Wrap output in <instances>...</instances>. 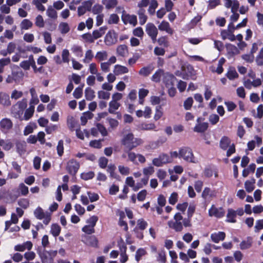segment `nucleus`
I'll use <instances>...</instances> for the list:
<instances>
[{
    "mask_svg": "<svg viewBox=\"0 0 263 263\" xmlns=\"http://www.w3.org/2000/svg\"><path fill=\"white\" fill-rule=\"evenodd\" d=\"M143 142L142 139L135 137L132 133L124 134L121 140V143L124 147V151H132L136 147L142 145Z\"/></svg>",
    "mask_w": 263,
    "mask_h": 263,
    "instance_id": "1",
    "label": "nucleus"
},
{
    "mask_svg": "<svg viewBox=\"0 0 263 263\" xmlns=\"http://www.w3.org/2000/svg\"><path fill=\"white\" fill-rule=\"evenodd\" d=\"M42 263H53L54 258L57 256L58 251L56 250H46L45 249L39 248L37 250Z\"/></svg>",
    "mask_w": 263,
    "mask_h": 263,
    "instance_id": "2",
    "label": "nucleus"
},
{
    "mask_svg": "<svg viewBox=\"0 0 263 263\" xmlns=\"http://www.w3.org/2000/svg\"><path fill=\"white\" fill-rule=\"evenodd\" d=\"M26 106L27 100L25 99L17 102L13 105L11 109V113L13 114L14 117L17 119L21 118L23 114L24 110Z\"/></svg>",
    "mask_w": 263,
    "mask_h": 263,
    "instance_id": "3",
    "label": "nucleus"
},
{
    "mask_svg": "<svg viewBox=\"0 0 263 263\" xmlns=\"http://www.w3.org/2000/svg\"><path fill=\"white\" fill-rule=\"evenodd\" d=\"M179 158H182L187 162H195L192 151L189 147H183L180 149Z\"/></svg>",
    "mask_w": 263,
    "mask_h": 263,
    "instance_id": "4",
    "label": "nucleus"
},
{
    "mask_svg": "<svg viewBox=\"0 0 263 263\" xmlns=\"http://www.w3.org/2000/svg\"><path fill=\"white\" fill-rule=\"evenodd\" d=\"M145 32L152 39L153 43L157 41V36L158 33V29L152 23H147L145 27Z\"/></svg>",
    "mask_w": 263,
    "mask_h": 263,
    "instance_id": "5",
    "label": "nucleus"
},
{
    "mask_svg": "<svg viewBox=\"0 0 263 263\" xmlns=\"http://www.w3.org/2000/svg\"><path fill=\"white\" fill-rule=\"evenodd\" d=\"M235 30V26L232 23H231L228 26V30H223L221 32V35L223 40L227 39L231 41H234L236 37L233 34Z\"/></svg>",
    "mask_w": 263,
    "mask_h": 263,
    "instance_id": "6",
    "label": "nucleus"
},
{
    "mask_svg": "<svg viewBox=\"0 0 263 263\" xmlns=\"http://www.w3.org/2000/svg\"><path fill=\"white\" fill-rule=\"evenodd\" d=\"M118 35L114 30L109 31L104 38V42L107 46H111L117 42Z\"/></svg>",
    "mask_w": 263,
    "mask_h": 263,
    "instance_id": "7",
    "label": "nucleus"
},
{
    "mask_svg": "<svg viewBox=\"0 0 263 263\" xmlns=\"http://www.w3.org/2000/svg\"><path fill=\"white\" fill-rule=\"evenodd\" d=\"M225 211L222 208H216L214 205H212L209 210V215L211 217L214 216L220 218L223 217Z\"/></svg>",
    "mask_w": 263,
    "mask_h": 263,
    "instance_id": "8",
    "label": "nucleus"
},
{
    "mask_svg": "<svg viewBox=\"0 0 263 263\" xmlns=\"http://www.w3.org/2000/svg\"><path fill=\"white\" fill-rule=\"evenodd\" d=\"M82 241L88 246L98 247V240L95 236H88L84 235L82 237Z\"/></svg>",
    "mask_w": 263,
    "mask_h": 263,
    "instance_id": "9",
    "label": "nucleus"
},
{
    "mask_svg": "<svg viewBox=\"0 0 263 263\" xmlns=\"http://www.w3.org/2000/svg\"><path fill=\"white\" fill-rule=\"evenodd\" d=\"M79 167V163L76 160L71 159L67 162L66 170L70 174L75 175Z\"/></svg>",
    "mask_w": 263,
    "mask_h": 263,
    "instance_id": "10",
    "label": "nucleus"
},
{
    "mask_svg": "<svg viewBox=\"0 0 263 263\" xmlns=\"http://www.w3.org/2000/svg\"><path fill=\"white\" fill-rule=\"evenodd\" d=\"M13 127V123L9 118H4L0 121V129L2 132L7 133Z\"/></svg>",
    "mask_w": 263,
    "mask_h": 263,
    "instance_id": "11",
    "label": "nucleus"
},
{
    "mask_svg": "<svg viewBox=\"0 0 263 263\" xmlns=\"http://www.w3.org/2000/svg\"><path fill=\"white\" fill-rule=\"evenodd\" d=\"M121 18L124 24L129 23L135 26L137 24V18L135 15H130L129 14L123 13Z\"/></svg>",
    "mask_w": 263,
    "mask_h": 263,
    "instance_id": "12",
    "label": "nucleus"
},
{
    "mask_svg": "<svg viewBox=\"0 0 263 263\" xmlns=\"http://www.w3.org/2000/svg\"><path fill=\"white\" fill-rule=\"evenodd\" d=\"M33 246L32 243L30 241H27L22 244L16 245L14 247L15 251L24 252L26 250H30Z\"/></svg>",
    "mask_w": 263,
    "mask_h": 263,
    "instance_id": "13",
    "label": "nucleus"
},
{
    "mask_svg": "<svg viewBox=\"0 0 263 263\" xmlns=\"http://www.w3.org/2000/svg\"><path fill=\"white\" fill-rule=\"evenodd\" d=\"M216 196V193L214 190L209 187H206L204 189L201 196L205 200H208Z\"/></svg>",
    "mask_w": 263,
    "mask_h": 263,
    "instance_id": "14",
    "label": "nucleus"
},
{
    "mask_svg": "<svg viewBox=\"0 0 263 263\" xmlns=\"http://www.w3.org/2000/svg\"><path fill=\"white\" fill-rule=\"evenodd\" d=\"M226 234L223 232H218L211 234V239L215 243H218L224 239Z\"/></svg>",
    "mask_w": 263,
    "mask_h": 263,
    "instance_id": "15",
    "label": "nucleus"
},
{
    "mask_svg": "<svg viewBox=\"0 0 263 263\" xmlns=\"http://www.w3.org/2000/svg\"><path fill=\"white\" fill-rule=\"evenodd\" d=\"M175 79L176 78L173 75L169 73H165L163 78V81L166 86L169 87L173 85Z\"/></svg>",
    "mask_w": 263,
    "mask_h": 263,
    "instance_id": "16",
    "label": "nucleus"
},
{
    "mask_svg": "<svg viewBox=\"0 0 263 263\" xmlns=\"http://www.w3.org/2000/svg\"><path fill=\"white\" fill-rule=\"evenodd\" d=\"M158 29L160 31H164L170 34H172L173 33V30L170 27V24L165 21H162L158 25Z\"/></svg>",
    "mask_w": 263,
    "mask_h": 263,
    "instance_id": "17",
    "label": "nucleus"
},
{
    "mask_svg": "<svg viewBox=\"0 0 263 263\" xmlns=\"http://www.w3.org/2000/svg\"><path fill=\"white\" fill-rule=\"evenodd\" d=\"M254 138L256 141L255 140H251L247 143L248 148L249 151H253L254 149L256 142L257 146H260L262 143V139L260 137L255 136Z\"/></svg>",
    "mask_w": 263,
    "mask_h": 263,
    "instance_id": "18",
    "label": "nucleus"
},
{
    "mask_svg": "<svg viewBox=\"0 0 263 263\" xmlns=\"http://www.w3.org/2000/svg\"><path fill=\"white\" fill-rule=\"evenodd\" d=\"M113 71L115 75L119 76L127 73L128 72V69L125 66L117 64L114 66Z\"/></svg>",
    "mask_w": 263,
    "mask_h": 263,
    "instance_id": "19",
    "label": "nucleus"
},
{
    "mask_svg": "<svg viewBox=\"0 0 263 263\" xmlns=\"http://www.w3.org/2000/svg\"><path fill=\"white\" fill-rule=\"evenodd\" d=\"M34 111V106L33 105H30V107L26 110L24 116L23 117L22 116L21 118H19V119L21 121L28 120L33 116Z\"/></svg>",
    "mask_w": 263,
    "mask_h": 263,
    "instance_id": "20",
    "label": "nucleus"
},
{
    "mask_svg": "<svg viewBox=\"0 0 263 263\" xmlns=\"http://www.w3.org/2000/svg\"><path fill=\"white\" fill-rule=\"evenodd\" d=\"M168 225L170 228L175 230L176 232H181L183 230L181 221H170L168 222Z\"/></svg>",
    "mask_w": 263,
    "mask_h": 263,
    "instance_id": "21",
    "label": "nucleus"
},
{
    "mask_svg": "<svg viewBox=\"0 0 263 263\" xmlns=\"http://www.w3.org/2000/svg\"><path fill=\"white\" fill-rule=\"evenodd\" d=\"M231 145V140L226 136L222 137L219 143L220 147L223 150H226Z\"/></svg>",
    "mask_w": 263,
    "mask_h": 263,
    "instance_id": "22",
    "label": "nucleus"
},
{
    "mask_svg": "<svg viewBox=\"0 0 263 263\" xmlns=\"http://www.w3.org/2000/svg\"><path fill=\"white\" fill-rule=\"evenodd\" d=\"M139 16V23L140 25H144L147 21V16L145 14V10L143 8H140L137 12Z\"/></svg>",
    "mask_w": 263,
    "mask_h": 263,
    "instance_id": "23",
    "label": "nucleus"
},
{
    "mask_svg": "<svg viewBox=\"0 0 263 263\" xmlns=\"http://www.w3.org/2000/svg\"><path fill=\"white\" fill-rule=\"evenodd\" d=\"M106 30L107 27L103 26L99 28V29L94 30L92 34L95 40L102 37L105 34Z\"/></svg>",
    "mask_w": 263,
    "mask_h": 263,
    "instance_id": "24",
    "label": "nucleus"
},
{
    "mask_svg": "<svg viewBox=\"0 0 263 263\" xmlns=\"http://www.w3.org/2000/svg\"><path fill=\"white\" fill-rule=\"evenodd\" d=\"M236 212L232 209H229L228 210L226 221L229 222L235 223L236 222Z\"/></svg>",
    "mask_w": 263,
    "mask_h": 263,
    "instance_id": "25",
    "label": "nucleus"
},
{
    "mask_svg": "<svg viewBox=\"0 0 263 263\" xmlns=\"http://www.w3.org/2000/svg\"><path fill=\"white\" fill-rule=\"evenodd\" d=\"M208 127V123L206 122H202L197 123L194 128V131L197 133H202L205 131Z\"/></svg>",
    "mask_w": 263,
    "mask_h": 263,
    "instance_id": "26",
    "label": "nucleus"
},
{
    "mask_svg": "<svg viewBox=\"0 0 263 263\" xmlns=\"http://www.w3.org/2000/svg\"><path fill=\"white\" fill-rule=\"evenodd\" d=\"M120 102H116L110 101L109 103L108 112L110 114H116V111L120 107Z\"/></svg>",
    "mask_w": 263,
    "mask_h": 263,
    "instance_id": "27",
    "label": "nucleus"
},
{
    "mask_svg": "<svg viewBox=\"0 0 263 263\" xmlns=\"http://www.w3.org/2000/svg\"><path fill=\"white\" fill-rule=\"evenodd\" d=\"M154 67L152 66H147L142 67L139 71V74L143 77L148 76L153 70Z\"/></svg>",
    "mask_w": 263,
    "mask_h": 263,
    "instance_id": "28",
    "label": "nucleus"
},
{
    "mask_svg": "<svg viewBox=\"0 0 263 263\" xmlns=\"http://www.w3.org/2000/svg\"><path fill=\"white\" fill-rule=\"evenodd\" d=\"M255 183V179L253 178L251 180H247L245 183V187L248 193L252 192L255 189L254 184Z\"/></svg>",
    "mask_w": 263,
    "mask_h": 263,
    "instance_id": "29",
    "label": "nucleus"
},
{
    "mask_svg": "<svg viewBox=\"0 0 263 263\" xmlns=\"http://www.w3.org/2000/svg\"><path fill=\"white\" fill-rule=\"evenodd\" d=\"M33 57L32 55H31L29 57L28 60L21 62L20 64V66L24 70H29L31 66V63H32V60H33Z\"/></svg>",
    "mask_w": 263,
    "mask_h": 263,
    "instance_id": "30",
    "label": "nucleus"
},
{
    "mask_svg": "<svg viewBox=\"0 0 263 263\" xmlns=\"http://www.w3.org/2000/svg\"><path fill=\"white\" fill-rule=\"evenodd\" d=\"M0 104L5 106H9L10 105L9 96L8 95L3 92L0 93Z\"/></svg>",
    "mask_w": 263,
    "mask_h": 263,
    "instance_id": "31",
    "label": "nucleus"
},
{
    "mask_svg": "<svg viewBox=\"0 0 263 263\" xmlns=\"http://www.w3.org/2000/svg\"><path fill=\"white\" fill-rule=\"evenodd\" d=\"M164 74L163 70L159 69L152 76V80L155 82H158L162 77L163 78Z\"/></svg>",
    "mask_w": 263,
    "mask_h": 263,
    "instance_id": "32",
    "label": "nucleus"
},
{
    "mask_svg": "<svg viewBox=\"0 0 263 263\" xmlns=\"http://www.w3.org/2000/svg\"><path fill=\"white\" fill-rule=\"evenodd\" d=\"M102 3L107 9L114 8L118 4L117 0H102Z\"/></svg>",
    "mask_w": 263,
    "mask_h": 263,
    "instance_id": "33",
    "label": "nucleus"
},
{
    "mask_svg": "<svg viewBox=\"0 0 263 263\" xmlns=\"http://www.w3.org/2000/svg\"><path fill=\"white\" fill-rule=\"evenodd\" d=\"M252 240L250 237L247 238V239L243 240L240 243V248L241 250H246L250 248L252 246Z\"/></svg>",
    "mask_w": 263,
    "mask_h": 263,
    "instance_id": "34",
    "label": "nucleus"
},
{
    "mask_svg": "<svg viewBox=\"0 0 263 263\" xmlns=\"http://www.w3.org/2000/svg\"><path fill=\"white\" fill-rule=\"evenodd\" d=\"M92 117L93 114L91 112L87 111L86 112H84L82 114V116L81 117V121L82 125H85L88 120L91 119Z\"/></svg>",
    "mask_w": 263,
    "mask_h": 263,
    "instance_id": "35",
    "label": "nucleus"
},
{
    "mask_svg": "<svg viewBox=\"0 0 263 263\" xmlns=\"http://www.w3.org/2000/svg\"><path fill=\"white\" fill-rule=\"evenodd\" d=\"M158 6V4L156 0H151L148 9V12L151 15H153L155 13Z\"/></svg>",
    "mask_w": 263,
    "mask_h": 263,
    "instance_id": "36",
    "label": "nucleus"
},
{
    "mask_svg": "<svg viewBox=\"0 0 263 263\" xmlns=\"http://www.w3.org/2000/svg\"><path fill=\"white\" fill-rule=\"evenodd\" d=\"M117 53L121 57H125L128 53L127 47L125 45H121L117 47Z\"/></svg>",
    "mask_w": 263,
    "mask_h": 263,
    "instance_id": "37",
    "label": "nucleus"
},
{
    "mask_svg": "<svg viewBox=\"0 0 263 263\" xmlns=\"http://www.w3.org/2000/svg\"><path fill=\"white\" fill-rule=\"evenodd\" d=\"M121 253L120 255V260L121 263H125L128 260V256L126 254V247L123 246L120 248Z\"/></svg>",
    "mask_w": 263,
    "mask_h": 263,
    "instance_id": "38",
    "label": "nucleus"
},
{
    "mask_svg": "<svg viewBox=\"0 0 263 263\" xmlns=\"http://www.w3.org/2000/svg\"><path fill=\"white\" fill-rule=\"evenodd\" d=\"M32 25L33 24L30 20L24 19L21 22L20 27L22 30H28L31 28Z\"/></svg>",
    "mask_w": 263,
    "mask_h": 263,
    "instance_id": "39",
    "label": "nucleus"
},
{
    "mask_svg": "<svg viewBox=\"0 0 263 263\" xmlns=\"http://www.w3.org/2000/svg\"><path fill=\"white\" fill-rule=\"evenodd\" d=\"M61 232V227L58 224H52L51 226L50 233L54 236L57 237L59 235Z\"/></svg>",
    "mask_w": 263,
    "mask_h": 263,
    "instance_id": "40",
    "label": "nucleus"
},
{
    "mask_svg": "<svg viewBox=\"0 0 263 263\" xmlns=\"http://www.w3.org/2000/svg\"><path fill=\"white\" fill-rule=\"evenodd\" d=\"M71 50L77 57H82L83 56V50L81 46L74 45Z\"/></svg>",
    "mask_w": 263,
    "mask_h": 263,
    "instance_id": "41",
    "label": "nucleus"
},
{
    "mask_svg": "<svg viewBox=\"0 0 263 263\" xmlns=\"http://www.w3.org/2000/svg\"><path fill=\"white\" fill-rule=\"evenodd\" d=\"M85 98L87 100L90 101L95 97L94 91L90 87H87L85 90Z\"/></svg>",
    "mask_w": 263,
    "mask_h": 263,
    "instance_id": "42",
    "label": "nucleus"
},
{
    "mask_svg": "<svg viewBox=\"0 0 263 263\" xmlns=\"http://www.w3.org/2000/svg\"><path fill=\"white\" fill-rule=\"evenodd\" d=\"M127 154L128 160L134 163V164H138V161L136 160L137 154L134 152H131V151H125Z\"/></svg>",
    "mask_w": 263,
    "mask_h": 263,
    "instance_id": "43",
    "label": "nucleus"
},
{
    "mask_svg": "<svg viewBox=\"0 0 263 263\" xmlns=\"http://www.w3.org/2000/svg\"><path fill=\"white\" fill-rule=\"evenodd\" d=\"M59 28L62 34L67 33L70 30L69 25L65 22L61 23L59 25Z\"/></svg>",
    "mask_w": 263,
    "mask_h": 263,
    "instance_id": "44",
    "label": "nucleus"
},
{
    "mask_svg": "<svg viewBox=\"0 0 263 263\" xmlns=\"http://www.w3.org/2000/svg\"><path fill=\"white\" fill-rule=\"evenodd\" d=\"M228 78L230 80H234L238 77V75L234 68H230L227 73Z\"/></svg>",
    "mask_w": 263,
    "mask_h": 263,
    "instance_id": "45",
    "label": "nucleus"
},
{
    "mask_svg": "<svg viewBox=\"0 0 263 263\" xmlns=\"http://www.w3.org/2000/svg\"><path fill=\"white\" fill-rule=\"evenodd\" d=\"M116 167L114 164H109L107 166V172L109 173L110 177L117 178V175L115 173Z\"/></svg>",
    "mask_w": 263,
    "mask_h": 263,
    "instance_id": "46",
    "label": "nucleus"
},
{
    "mask_svg": "<svg viewBox=\"0 0 263 263\" xmlns=\"http://www.w3.org/2000/svg\"><path fill=\"white\" fill-rule=\"evenodd\" d=\"M18 205L21 208L26 209L29 206V200L26 198H21L17 201Z\"/></svg>",
    "mask_w": 263,
    "mask_h": 263,
    "instance_id": "47",
    "label": "nucleus"
},
{
    "mask_svg": "<svg viewBox=\"0 0 263 263\" xmlns=\"http://www.w3.org/2000/svg\"><path fill=\"white\" fill-rule=\"evenodd\" d=\"M108 54L106 51H102L98 52L96 55L95 58L99 61H104L107 59Z\"/></svg>",
    "mask_w": 263,
    "mask_h": 263,
    "instance_id": "48",
    "label": "nucleus"
},
{
    "mask_svg": "<svg viewBox=\"0 0 263 263\" xmlns=\"http://www.w3.org/2000/svg\"><path fill=\"white\" fill-rule=\"evenodd\" d=\"M36 127V125L34 123H29L27 125L24 130V135L27 136L33 132L34 129Z\"/></svg>",
    "mask_w": 263,
    "mask_h": 263,
    "instance_id": "49",
    "label": "nucleus"
},
{
    "mask_svg": "<svg viewBox=\"0 0 263 263\" xmlns=\"http://www.w3.org/2000/svg\"><path fill=\"white\" fill-rule=\"evenodd\" d=\"M34 214L35 217L39 219H42L46 215L43 212V209L40 207H38L35 210Z\"/></svg>",
    "mask_w": 263,
    "mask_h": 263,
    "instance_id": "50",
    "label": "nucleus"
},
{
    "mask_svg": "<svg viewBox=\"0 0 263 263\" xmlns=\"http://www.w3.org/2000/svg\"><path fill=\"white\" fill-rule=\"evenodd\" d=\"M139 128L142 130H151L155 129L156 126L153 123H143L140 125Z\"/></svg>",
    "mask_w": 263,
    "mask_h": 263,
    "instance_id": "51",
    "label": "nucleus"
},
{
    "mask_svg": "<svg viewBox=\"0 0 263 263\" xmlns=\"http://www.w3.org/2000/svg\"><path fill=\"white\" fill-rule=\"evenodd\" d=\"M47 15L52 18H55L57 17L56 11L51 7L49 6L46 11Z\"/></svg>",
    "mask_w": 263,
    "mask_h": 263,
    "instance_id": "52",
    "label": "nucleus"
},
{
    "mask_svg": "<svg viewBox=\"0 0 263 263\" xmlns=\"http://www.w3.org/2000/svg\"><path fill=\"white\" fill-rule=\"evenodd\" d=\"M18 190L23 196L27 195L29 192L28 187L23 183L19 184Z\"/></svg>",
    "mask_w": 263,
    "mask_h": 263,
    "instance_id": "53",
    "label": "nucleus"
},
{
    "mask_svg": "<svg viewBox=\"0 0 263 263\" xmlns=\"http://www.w3.org/2000/svg\"><path fill=\"white\" fill-rule=\"evenodd\" d=\"M16 148L20 155H23L26 152V143L25 142L18 143L16 144Z\"/></svg>",
    "mask_w": 263,
    "mask_h": 263,
    "instance_id": "54",
    "label": "nucleus"
},
{
    "mask_svg": "<svg viewBox=\"0 0 263 263\" xmlns=\"http://www.w3.org/2000/svg\"><path fill=\"white\" fill-rule=\"evenodd\" d=\"M119 21V16L116 14H112L109 16L107 23L109 24H117Z\"/></svg>",
    "mask_w": 263,
    "mask_h": 263,
    "instance_id": "55",
    "label": "nucleus"
},
{
    "mask_svg": "<svg viewBox=\"0 0 263 263\" xmlns=\"http://www.w3.org/2000/svg\"><path fill=\"white\" fill-rule=\"evenodd\" d=\"M98 97L100 99L108 100L110 98V93L100 90L98 92Z\"/></svg>",
    "mask_w": 263,
    "mask_h": 263,
    "instance_id": "56",
    "label": "nucleus"
},
{
    "mask_svg": "<svg viewBox=\"0 0 263 263\" xmlns=\"http://www.w3.org/2000/svg\"><path fill=\"white\" fill-rule=\"evenodd\" d=\"M95 176L93 172L90 171L88 172H84L81 174V178L85 180L91 179L93 178Z\"/></svg>",
    "mask_w": 263,
    "mask_h": 263,
    "instance_id": "57",
    "label": "nucleus"
},
{
    "mask_svg": "<svg viewBox=\"0 0 263 263\" xmlns=\"http://www.w3.org/2000/svg\"><path fill=\"white\" fill-rule=\"evenodd\" d=\"M67 123L68 127L72 130L75 127L76 121L72 116H68L67 119Z\"/></svg>",
    "mask_w": 263,
    "mask_h": 263,
    "instance_id": "58",
    "label": "nucleus"
},
{
    "mask_svg": "<svg viewBox=\"0 0 263 263\" xmlns=\"http://www.w3.org/2000/svg\"><path fill=\"white\" fill-rule=\"evenodd\" d=\"M193 103V98L192 97H189L184 102L183 106L186 110H189L192 106Z\"/></svg>",
    "mask_w": 263,
    "mask_h": 263,
    "instance_id": "59",
    "label": "nucleus"
},
{
    "mask_svg": "<svg viewBox=\"0 0 263 263\" xmlns=\"http://www.w3.org/2000/svg\"><path fill=\"white\" fill-rule=\"evenodd\" d=\"M118 170L120 173L123 175H128L130 173V169L127 166L123 165H119Z\"/></svg>",
    "mask_w": 263,
    "mask_h": 263,
    "instance_id": "60",
    "label": "nucleus"
},
{
    "mask_svg": "<svg viewBox=\"0 0 263 263\" xmlns=\"http://www.w3.org/2000/svg\"><path fill=\"white\" fill-rule=\"evenodd\" d=\"M93 54L91 50H88L85 53V58L83 60V62L86 63H89L93 58Z\"/></svg>",
    "mask_w": 263,
    "mask_h": 263,
    "instance_id": "61",
    "label": "nucleus"
},
{
    "mask_svg": "<svg viewBox=\"0 0 263 263\" xmlns=\"http://www.w3.org/2000/svg\"><path fill=\"white\" fill-rule=\"evenodd\" d=\"M103 7L100 4H96L92 8V12L95 14H100L103 11Z\"/></svg>",
    "mask_w": 263,
    "mask_h": 263,
    "instance_id": "62",
    "label": "nucleus"
},
{
    "mask_svg": "<svg viewBox=\"0 0 263 263\" xmlns=\"http://www.w3.org/2000/svg\"><path fill=\"white\" fill-rule=\"evenodd\" d=\"M24 258L28 261L33 260L35 256V253L33 251L26 252L24 255Z\"/></svg>",
    "mask_w": 263,
    "mask_h": 263,
    "instance_id": "63",
    "label": "nucleus"
},
{
    "mask_svg": "<svg viewBox=\"0 0 263 263\" xmlns=\"http://www.w3.org/2000/svg\"><path fill=\"white\" fill-rule=\"evenodd\" d=\"M256 61L258 65H263V47L261 49L258 55L257 56Z\"/></svg>",
    "mask_w": 263,
    "mask_h": 263,
    "instance_id": "64",
    "label": "nucleus"
}]
</instances>
